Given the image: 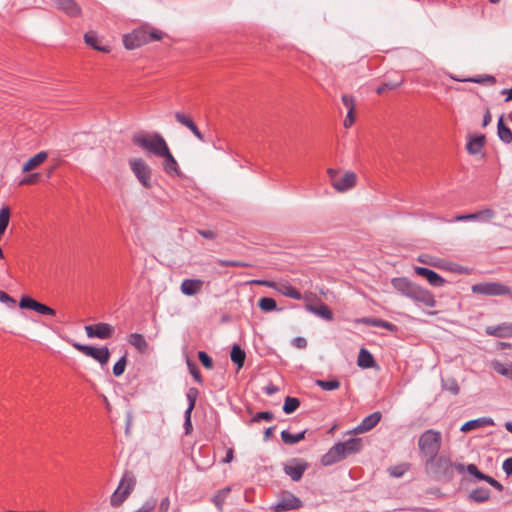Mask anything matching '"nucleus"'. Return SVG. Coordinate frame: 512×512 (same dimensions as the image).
Here are the masks:
<instances>
[{
    "label": "nucleus",
    "mask_w": 512,
    "mask_h": 512,
    "mask_svg": "<svg viewBox=\"0 0 512 512\" xmlns=\"http://www.w3.org/2000/svg\"><path fill=\"white\" fill-rule=\"evenodd\" d=\"M442 443L441 432L428 429L424 431L418 439L420 452L427 457L426 463H433L440 451Z\"/></svg>",
    "instance_id": "1"
},
{
    "label": "nucleus",
    "mask_w": 512,
    "mask_h": 512,
    "mask_svg": "<svg viewBox=\"0 0 512 512\" xmlns=\"http://www.w3.org/2000/svg\"><path fill=\"white\" fill-rule=\"evenodd\" d=\"M133 143L147 152L160 157L169 148L163 136L157 132L147 134H136L133 136Z\"/></svg>",
    "instance_id": "2"
},
{
    "label": "nucleus",
    "mask_w": 512,
    "mask_h": 512,
    "mask_svg": "<svg viewBox=\"0 0 512 512\" xmlns=\"http://www.w3.org/2000/svg\"><path fill=\"white\" fill-rule=\"evenodd\" d=\"M332 187L338 192H345L353 188L357 183V176L354 172L347 171L341 174L340 171L329 168L327 170Z\"/></svg>",
    "instance_id": "3"
},
{
    "label": "nucleus",
    "mask_w": 512,
    "mask_h": 512,
    "mask_svg": "<svg viewBox=\"0 0 512 512\" xmlns=\"http://www.w3.org/2000/svg\"><path fill=\"white\" fill-rule=\"evenodd\" d=\"M473 294L483 296H504L512 298L511 288L500 282H480L471 286Z\"/></svg>",
    "instance_id": "4"
},
{
    "label": "nucleus",
    "mask_w": 512,
    "mask_h": 512,
    "mask_svg": "<svg viewBox=\"0 0 512 512\" xmlns=\"http://www.w3.org/2000/svg\"><path fill=\"white\" fill-rule=\"evenodd\" d=\"M129 167L143 187L147 189L152 187V169L145 162V160H143L142 158H132L129 160Z\"/></svg>",
    "instance_id": "5"
},
{
    "label": "nucleus",
    "mask_w": 512,
    "mask_h": 512,
    "mask_svg": "<svg viewBox=\"0 0 512 512\" xmlns=\"http://www.w3.org/2000/svg\"><path fill=\"white\" fill-rule=\"evenodd\" d=\"M251 283L272 288L281 295L295 300H301L303 298L302 294L287 281L274 282L271 280H253Z\"/></svg>",
    "instance_id": "6"
},
{
    "label": "nucleus",
    "mask_w": 512,
    "mask_h": 512,
    "mask_svg": "<svg viewBox=\"0 0 512 512\" xmlns=\"http://www.w3.org/2000/svg\"><path fill=\"white\" fill-rule=\"evenodd\" d=\"M73 347L83 353L86 356H89L96 361H98L101 365L107 364L110 357V351L107 347L96 348L90 345L74 343Z\"/></svg>",
    "instance_id": "7"
},
{
    "label": "nucleus",
    "mask_w": 512,
    "mask_h": 512,
    "mask_svg": "<svg viewBox=\"0 0 512 512\" xmlns=\"http://www.w3.org/2000/svg\"><path fill=\"white\" fill-rule=\"evenodd\" d=\"M123 44L126 49L133 50L147 44V28L139 27L131 33L123 36Z\"/></svg>",
    "instance_id": "8"
},
{
    "label": "nucleus",
    "mask_w": 512,
    "mask_h": 512,
    "mask_svg": "<svg viewBox=\"0 0 512 512\" xmlns=\"http://www.w3.org/2000/svg\"><path fill=\"white\" fill-rule=\"evenodd\" d=\"M85 332L89 338L105 340L113 336L115 328L111 324L100 322L93 325H86Z\"/></svg>",
    "instance_id": "9"
},
{
    "label": "nucleus",
    "mask_w": 512,
    "mask_h": 512,
    "mask_svg": "<svg viewBox=\"0 0 512 512\" xmlns=\"http://www.w3.org/2000/svg\"><path fill=\"white\" fill-rule=\"evenodd\" d=\"M302 507V501L293 493L283 492L278 502L272 507L275 511H290L297 510Z\"/></svg>",
    "instance_id": "10"
},
{
    "label": "nucleus",
    "mask_w": 512,
    "mask_h": 512,
    "mask_svg": "<svg viewBox=\"0 0 512 512\" xmlns=\"http://www.w3.org/2000/svg\"><path fill=\"white\" fill-rule=\"evenodd\" d=\"M408 298L429 308H434L436 306L434 295L427 289L416 284H414Z\"/></svg>",
    "instance_id": "11"
},
{
    "label": "nucleus",
    "mask_w": 512,
    "mask_h": 512,
    "mask_svg": "<svg viewBox=\"0 0 512 512\" xmlns=\"http://www.w3.org/2000/svg\"><path fill=\"white\" fill-rule=\"evenodd\" d=\"M496 213L491 208H484L482 210L476 211L470 214H462L455 216L450 222H461L468 220H477L483 223L489 222L491 219L495 217Z\"/></svg>",
    "instance_id": "12"
},
{
    "label": "nucleus",
    "mask_w": 512,
    "mask_h": 512,
    "mask_svg": "<svg viewBox=\"0 0 512 512\" xmlns=\"http://www.w3.org/2000/svg\"><path fill=\"white\" fill-rule=\"evenodd\" d=\"M347 458L343 445L340 442L334 444L323 456L321 463L324 466H331Z\"/></svg>",
    "instance_id": "13"
},
{
    "label": "nucleus",
    "mask_w": 512,
    "mask_h": 512,
    "mask_svg": "<svg viewBox=\"0 0 512 512\" xmlns=\"http://www.w3.org/2000/svg\"><path fill=\"white\" fill-rule=\"evenodd\" d=\"M414 270L417 275L426 278L431 286L442 287L446 283V280L442 276L429 268L416 266Z\"/></svg>",
    "instance_id": "14"
},
{
    "label": "nucleus",
    "mask_w": 512,
    "mask_h": 512,
    "mask_svg": "<svg viewBox=\"0 0 512 512\" xmlns=\"http://www.w3.org/2000/svg\"><path fill=\"white\" fill-rule=\"evenodd\" d=\"M485 333L497 338H510L512 337V323L504 322L495 326H487Z\"/></svg>",
    "instance_id": "15"
},
{
    "label": "nucleus",
    "mask_w": 512,
    "mask_h": 512,
    "mask_svg": "<svg viewBox=\"0 0 512 512\" xmlns=\"http://www.w3.org/2000/svg\"><path fill=\"white\" fill-rule=\"evenodd\" d=\"M174 116L176 121L181 125L187 127L198 140L202 142L205 141L204 135L201 133V131L198 129L194 121L188 115L181 112H175Z\"/></svg>",
    "instance_id": "16"
},
{
    "label": "nucleus",
    "mask_w": 512,
    "mask_h": 512,
    "mask_svg": "<svg viewBox=\"0 0 512 512\" xmlns=\"http://www.w3.org/2000/svg\"><path fill=\"white\" fill-rule=\"evenodd\" d=\"M380 412H374L366 416L361 423L354 429L355 433H364L372 430L381 420Z\"/></svg>",
    "instance_id": "17"
},
{
    "label": "nucleus",
    "mask_w": 512,
    "mask_h": 512,
    "mask_svg": "<svg viewBox=\"0 0 512 512\" xmlns=\"http://www.w3.org/2000/svg\"><path fill=\"white\" fill-rule=\"evenodd\" d=\"M203 287L201 279H184L181 283L180 290L186 296H194L198 294Z\"/></svg>",
    "instance_id": "18"
},
{
    "label": "nucleus",
    "mask_w": 512,
    "mask_h": 512,
    "mask_svg": "<svg viewBox=\"0 0 512 512\" xmlns=\"http://www.w3.org/2000/svg\"><path fill=\"white\" fill-rule=\"evenodd\" d=\"M160 157L164 158L163 169L167 174L177 175V176L180 175V169H179L178 162L176 161V159L170 152L169 148L167 149V152L163 153Z\"/></svg>",
    "instance_id": "19"
},
{
    "label": "nucleus",
    "mask_w": 512,
    "mask_h": 512,
    "mask_svg": "<svg viewBox=\"0 0 512 512\" xmlns=\"http://www.w3.org/2000/svg\"><path fill=\"white\" fill-rule=\"evenodd\" d=\"M494 420L490 417H481L465 422L460 430L464 433L487 426H493Z\"/></svg>",
    "instance_id": "20"
},
{
    "label": "nucleus",
    "mask_w": 512,
    "mask_h": 512,
    "mask_svg": "<svg viewBox=\"0 0 512 512\" xmlns=\"http://www.w3.org/2000/svg\"><path fill=\"white\" fill-rule=\"evenodd\" d=\"M308 465L305 462H298L296 464H288L284 466V472L287 474L293 481H299L304 472L306 471Z\"/></svg>",
    "instance_id": "21"
},
{
    "label": "nucleus",
    "mask_w": 512,
    "mask_h": 512,
    "mask_svg": "<svg viewBox=\"0 0 512 512\" xmlns=\"http://www.w3.org/2000/svg\"><path fill=\"white\" fill-rule=\"evenodd\" d=\"M359 322L368 326L384 328L393 333L398 331V327L395 324L380 318L364 317L360 319Z\"/></svg>",
    "instance_id": "22"
},
{
    "label": "nucleus",
    "mask_w": 512,
    "mask_h": 512,
    "mask_svg": "<svg viewBox=\"0 0 512 512\" xmlns=\"http://www.w3.org/2000/svg\"><path fill=\"white\" fill-rule=\"evenodd\" d=\"M57 6L71 17H78L82 13L81 7L74 0H58Z\"/></svg>",
    "instance_id": "23"
},
{
    "label": "nucleus",
    "mask_w": 512,
    "mask_h": 512,
    "mask_svg": "<svg viewBox=\"0 0 512 512\" xmlns=\"http://www.w3.org/2000/svg\"><path fill=\"white\" fill-rule=\"evenodd\" d=\"M486 142V138L484 135H476L469 137V140L466 144V149L469 154L476 155L481 152Z\"/></svg>",
    "instance_id": "24"
},
{
    "label": "nucleus",
    "mask_w": 512,
    "mask_h": 512,
    "mask_svg": "<svg viewBox=\"0 0 512 512\" xmlns=\"http://www.w3.org/2000/svg\"><path fill=\"white\" fill-rule=\"evenodd\" d=\"M391 284L398 292L408 297L415 283L405 277H397L392 279Z\"/></svg>",
    "instance_id": "25"
},
{
    "label": "nucleus",
    "mask_w": 512,
    "mask_h": 512,
    "mask_svg": "<svg viewBox=\"0 0 512 512\" xmlns=\"http://www.w3.org/2000/svg\"><path fill=\"white\" fill-rule=\"evenodd\" d=\"M306 310L327 320L331 321L333 319V312L331 309L324 303H321L318 306H314L312 304H307L305 306Z\"/></svg>",
    "instance_id": "26"
},
{
    "label": "nucleus",
    "mask_w": 512,
    "mask_h": 512,
    "mask_svg": "<svg viewBox=\"0 0 512 512\" xmlns=\"http://www.w3.org/2000/svg\"><path fill=\"white\" fill-rule=\"evenodd\" d=\"M231 361L237 365L238 369L244 366L246 353L238 344H234L230 352Z\"/></svg>",
    "instance_id": "27"
},
{
    "label": "nucleus",
    "mask_w": 512,
    "mask_h": 512,
    "mask_svg": "<svg viewBox=\"0 0 512 512\" xmlns=\"http://www.w3.org/2000/svg\"><path fill=\"white\" fill-rule=\"evenodd\" d=\"M340 444L343 445V449L347 457L362 449V440L360 438H349L344 442H340Z\"/></svg>",
    "instance_id": "28"
},
{
    "label": "nucleus",
    "mask_w": 512,
    "mask_h": 512,
    "mask_svg": "<svg viewBox=\"0 0 512 512\" xmlns=\"http://www.w3.org/2000/svg\"><path fill=\"white\" fill-rule=\"evenodd\" d=\"M128 342L141 353L146 352L149 347L148 342L145 340L143 335L139 333H131L128 336Z\"/></svg>",
    "instance_id": "29"
},
{
    "label": "nucleus",
    "mask_w": 512,
    "mask_h": 512,
    "mask_svg": "<svg viewBox=\"0 0 512 512\" xmlns=\"http://www.w3.org/2000/svg\"><path fill=\"white\" fill-rule=\"evenodd\" d=\"M136 484L134 475L130 472H125L120 480L118 487H121L123 494L130 495Z\"/></svg>",
    "instance_id": "30"
},
{
    "label": "nucleus",
    "mask_w": 512,
    "mask_h": 512,
    "mask_svg": "<svg viewBox=\"0 0 512 512\" xmlns=\"http://www.w3.org/2000/svg\"><path fill=\"white\" fill-rule=\"evenodd\" d=\"M47 153L44 151H41L31 157L22 168L23 172H29L35 168H37L40 164H42L47 159Z\"/></svg>",
    "instance_id": "31"
},
{
    "label": "nucleus",
    "mask_w": 512,
    "mask_h": 512,
    "mask_svg": "<svg viewBox=\"0 0 512 512\" xmlns=\"http://www.w3.org/2000/svg\"><path fill=\"white\" fill-rule=\"evenodd\" d=\"M357 364L363 369L372 368L375 366V360L368 350L362 348L358 355Z\"/></svg>",
    "instance_id": "32"
},
{
    "label": "nucleus",
    "mask_w": 512,
    "mask_h": 512,
    "mask_svg": "<svg viewBox=\"0 0 512 512\" xmlns=\"http://www.w3.org/2000/svg\"><path fill=\"white\" fill-rule=\"evenodd\" d=\"M491 367L500 375L512 380V363L506 364L499 360H493L491 361Z\"/></svg>",
    "instance_id": "33"
},
{
    "label": "nucleus",
    "mask_w": 512,
    "mask_h": 512,
    "mask_svg": "<svg viewBox=\"0 0 512 512\" xmlns=\"http://www.w3.org/2000/svg\"><path fill=\"white\" fill-rule=\"evenodd\" d=\"M84 40H85V43L87 45L93 47L94 49H96L98 51H102V52H105V53L110 52V48L108 46H100L98 44L99 38H98L97 34L95 32H93V31L87 32L84 35Z\"/></svg>",
    "instance_id": "34"
},
{
    "label": "nucleus",
    "mask_w": 512,
    "mask_h": 512,
    "mask_svg": "<svg viewBox=\"0 0 512 512\" xmlns=\"http://www.w3.org/2000/svg\"><path fill=\"white\" fill-rule=\"evenodd\" d=\"M497 133L500 140L506 144L512 142V131L511 129L506 126L503 122V118L500 117L497 124Z\"/></svg>",
    "instance_id": "35"
},
{
    "label": "nucleus",
    "mask_w": 512,
    "mask_h": 512,
    "mask_svg": "<svg viewBox=\"0 0 512 512\" xmlns=\"http://www.w3.org/2000/svg\"><path fill=\"white\" fill-rule=\"evenodd\" d=\"M490 498V490L484 487H479L469 493V499L477 503H483Z\"/></svg>",
    "instance_id": "36"
},
{
    "label": "nucleus",
    "mask_w": 512,
    "mask_h": 512,
    "mask_svg": "<svg viewBox=\"0 0 512 512\" xmlns=\"http://www.w3.org/2000/svg\"><path fill=\"white\" fill-rule=\"evenodd\" d=\"M306 430L292 434L287 430L281 432V439L285 444L293 445L305 439Z\"/></svg>",
    "instance_id": "37"
},
{
    "label": "nucleus",
    "mask_w": 512,
    "mask_h": 512,
    "mask_svg": "<svg viewBox=\"0 0 512 512\" xmlns=\"http://www.w3.org/2000/svg\"><path fill=\"white\" fill-rule=\"evenodd\" d=\"M231 489L230 487H225L219 491L212 497V502L218 508L219 511H222L223 504L229 495Z\"/></svg>",
    "instance_id": "38"
},
{
    "label": "nucleus",
    "mask_w": 512,
    "mask_h": 512,
    "mask_svg": "<svg viewBox=\"0 0 512 512\" xmlns=\"http://www.w3.org/2000/svg\"><path fill=\"white\" fill-rule=\"evenodd\" d=\"M442 389L448 391L452 395H458L460 392V387L456 379L450 377L446 379H442Z\"/></svg>",
    "instance_id": "39"
},
{
    "label": "nucleus",
    "mask_w": 512,
    "mask_h": 512,
    "mask_svg": "<svg viewBox=\"0 0 512 512\" xmlns=\"http://www.w3.org/2000/svg\"><path fill=\"white\" fill-rule=\"evenodd\" d=\"M11 211L9 206H3L0 209V235L6 231L10 221Z\"/></svg>",
    "instance_id": "40"
},
{
    "label": "nucleus",
    "mask_w": 512,
    "mask_h": 512,
    "mask_svg": "<svg viewBox=\"0 0 512 512\" xmlns=\"http://www.w3.org/2000/svg\"><path fill=\"white\" fill-rule=\"evenodd\" d=\"M315 384L326 391L336 390L340 387V381L336 378L330 380L317 379Z\"/></svg>",
    "instance_id": "41"
},
{
    "label": "nucleus",
    "mask_w": 512,
    "mask_h": 512,
    "mask_svg": "<svg viewBox=\"0 0 512 512\" xmlns=\"http://www.w3.org/2000/svg\"><path fill=\"white\" fill-rule=\"evenodd\" d=\"M299 406L300 400L298 398L287 396L284 401L283 411L286 414H291L295 412Z\"/></svg>",
    "instance_id": "42"
},
{
    "label": "nucleus",
    "mask_w": 512,
    "mask_h": 512,
    "mask_svg": "<svg viewBox=\"0 0 512 512\" xmlns=\"http://www.w3.org/2000/svg\"><path fill=\"white\" fill-rule=\"evenodd\" d=\"M129 495L123 494L121 487H118L110 497V504L113 507H119L128 498Z\"/></svg>",
    "instance_id": "43"
},
{
    "label": "nucleus",
    "mask_w": 512,
    "mask_h": 512,
    "mask_svg": "<svg viewBox=\"0 0 512 512\" xmlns=\"http://www.w3.org/2000/svg\"><path fill=\"white\" fill-rule=\"evenodd\" d=\"M258 306L265 312L273 311L277 307V303L273 298L262 297L258 302Z\"/></svg>",
    "instance_id": "44"
},
{
    "label": "nucleus",
    "mask_w": 512,
    "mask_h": 512,
    "mask_svg": "<svg viewBox=\"0 0 512 512\" xmlns=\"http://www.w3.org/2000/svg\"><path fill=\"white\" fill-rule=\"evenodd\" d=\"M187 366H188L190 374L193 376L195 381H197L198 383L201 384L203 382V379H202V376L200 374L197 364L195 362H193L192 360L187 359Z\"/></svg>",
    "instance_id": "45"
},
{
    "label": "nucleus",
    "mask_w": 512,
    "mask_h": 512,
    "mask_svg": "<svg viewBox=\"0 0 512 512\" xmlns=\"http://www.w3.org/2000/svg\"><path fill=\"white\" fill-rule=\"evenodd\" d=\"M127 359L126 356H122L113 366V374L116 377L121 376L126 368Z\"/></svg>",
    "instance_id": "46"
},
{
    "label": "nucleus",
    "mask_w": 512,
    "mask_h": 512,
    "mask_svg": "<svg viewBox=\"0 0 512 512\" xmlns=\"http://www.w3.org/2000/svg\"><path fill=\"white\" fill-rule=\"evenodd\" d=\"M37 303H38V301L35 300L34 298L29 297V296H23L20 299L19 306L22 309H31V310L35 311V309H36L35 305H37Z\"/></svg>",
    "instance_id": "47"
},
{
    "label": "nucleus",
    "mask_w": 512,
    "mask_h": 512,
    "mask_svg": "<svg viewBox=\"0 0 512 512\" xmlns=\"http://www.w3.org/2000/svg\"><path fill=\"white\" fill-rule=\"evenodd\" d=\"M274 419V414L270 411L257 412L251 419V422L258 423L262 420L271 421Z\"/></svg>",
    "instance_id": "48"
},
{
    "label": "nucleus",
    "mask_w": 512,
    "mask_h": 512,
    "mask_svg": "<svg viewBox=\"0 0 512 512\" xmlns=\"http://www.w3.org/2000/svg\"><path fill=\"white\" fill-rule=\"evenodd\" d=\"M35 307H36L35 312H37L41 315H48V316L56 315V311L53 308H51L43 303L38 302L37 305H35Z\"/></svg>",
    "instance_id": "49"
},
{
    "label": "nucleus",
    "mask_w": 512,
    "mask_h": 512,
    "mask_svg": "<svg viewBox=\"0 0 512 512\" xmlns=\"http://www.w3.org/2000/svg\"><path fill=\"white\" fill-rule=\"evenodd\" d=\"M198 359L202 363V365L206 369H212L213 368V360L212 358L204 351L198 352Z\"/></svg>",
    "instance_id": "50"
},
{
    "label": "nucleus",
    "mask_w": 512,
    "mask_h": 512,
    "mask_svg": "<svg viewBox=\"0 0 512 512\" xmlns=\"http://www.w3.org/2000/svg\"><path fill=\"white\" fill-rule=\"evenodd\" d=\"M463 81H468V82H472V83H495V78L494 76H491V75H481V76H477V77H473V78H468V79H464Z\"/></svg>",
    "instance_id": "51"
},
{
    "label": "nucleus",
    "mask_w": 512,
    "mask_h": 512,
    "mask_svg": "<svg viewBox=\"0 0 512 512\" xmlns=\"http://www.w3.org/2000/svg\"><path fill=\"white\" fill-rule=\"evenodd\" d=\"M407 470H408V465L403 464V465H398V466L389 468V473L391 476L399 478V477H402Z\"/></svg>",
    "instance_id": "52"
},
{
    "label": "nucleus",
    "mask_w": 512,
    "mask_h": 512,
    "mask_svg": "<svg viewBox=\"0 0 512 512\" xmlns=\"http://www.w3.org/2000/svg\"><path fill=\"white\" fill-rule=\"evenodd\" d=\"M197 396H198V390L196 388H190L187 391L186 397H187L188 406H190V409L195 408Z\"/></svg>",
    "instance_id": "53"
},
{
    "label": "nucleus",
    "mask_w": 512,
    "mask_h": 512,
    "mask_svg": "<svg viewBox=\"0 0 512 512\" xmlns=\"http://www.w3.org/2000/svg\"><path fill=\"white\" fill-rule=\"evenodd\" d=\"M162 37H163L162 31L155 29V28H151L150 31L147 29V43L152 42V41H159L162 39Z\"/></svg>",
    "instance_id": "54"
},
{
    "label": "nucleus",
    "mask_w": 512,
    "mask_h": 512,
    "mask_svg": "<svg viewBox=\"0 0 512 512\" xmlns=\"http://www.w3.org/2000/svg\"><path fill=\"white\" fill-rule=\"evenodd\" d=\"M466 471L470 474V475H473L475 476L478 480H483V479H486L485 478V475L484 473H482L481 471H479V469L477 468V466L475 464H468L466 466Z\"/></svg>",
    "instance_id": "55"
},
{
    "label": "nucleus",
    "mask_w": 512,
    "mask_h": 512,
    "mask_svg": "<svg viewBox=\"0 0 512 512\" xmlns=\"http://www.w3.org/2000/svg\"><path fill=\"white\" fill-rule=\"evenodd\" d=\"M466 471L470 474V475H473L475 476L478 480H483V479H486L485 478V475L484 473H482L481 471H479V469L477 468V466L475 464H468L466 466Z\"/></svg>",
    "instance_id": "56"
},
{
    "label": "nucleus",
    "mask_w": 512,
    "mask_h": 512,
    "mask_svg": "<svg viewBox=\"0 0 512 512\" xmlns=\"http://www.w3.org/2000/svg\"><path fill=\"white\" fill-rule=\"evenodd\" d=\"M218 264L222 267H246L248 264L241 262V261H235V260H218Z\"/></svg>",
    "instance_id": "57"
},
{
    "label": "nucleus",
    "mask_w": 512,
    "mask_h": 512,
    "mask_svg": "<svg viewBox=\"0 0 512 512\" xmlns=\"http://www.w3.org/2000/svg\"><path fill=\"white\" fill-rule=\"evenodd\" d=\"M40 174L39 173H32L30 175H27L24 177L20 182L19 185H31L35 184L39 181Z\"/></svg>",
    "instance_id": "58"
},
{
    "label": "nucleus",
    "mask_w": 512,
    "mask_h": 512,
    "mask_svg": "<svg viewBox=\"0 0 512 512\" xmlns=\"http://www.w3.org/2000/svg\"><path fill=\"white\" fill-rule=\"evenodd\" d=\"M342 102L348 110L349 109H351V111L355 110V99L352 95H348V94L342 95Z\"/></svg>",
    "instance_id": "59"
},
{
    "label": "nucleus",
    "mask_w": 512,
    "mask_h": 512,
    "mask_svg": "<svg viewBox=\"0 0 512 512\" xmlns=\"http://www.w3.org/2000/svg\"><path fill=\"white\" fill-rule=\"evenodd\" d=\"M401 85V82L399 83H382L377 89H376V92L377 94H382L384 93L385 91L387 90H393V89H396L398 88L399 86Z\"/></svg>",
    "instance_id": "60"
},
{
    "label": "nucleus",
    "mask_w": 512,
    "mask_h": 512,
    "mask_svg": "<svg viewBox=\"0 0 512 512\" xmlns=\"http://www.w3.org/2000/svg\"><path fill=\"white\" fill-rule=\"evenodd\" d=\"M435 461H436V465L439 468L443 469L444 471H447L448 469H450L452 467V463H451L450 459H448L446 457H439Z\"/></svg>",
    "instance_id": "61"
},
{
    "label": "nucleus",
    "mask_w": 512,
    "mask_h": 512,
    "mask_svg": "<svg viewBox=\"0 0 512 512\" xmlns=\"http://www.w3.org/2000/svg\"><path fill=\"white\" fill-rule=\"evenodd\" d=\"M156 506V501L154 499L146 501L141 508L134 512H153Z\"/></svg>",
    "instance_id": "62"
},
{
    "label": "nucleus",
    "mask_w": 512,
    "mask_h": 512,
    "mask_svg": "<svg viewBox=\"0 0 512 512\" xmlns=\"http://www.w3.org/2000/svg\"><path fill=\"white\" fill-rule=\"evenodd\" d=\"M502 469L507 476L512 475V457H509L504 460L502 464Z\"/></svg>",
    "instance_id": "63"
},
{
    "label": "nucleus",
    "mask_w": 512,
    "mask_h": 512,
    "mask_svg": "<svg viewBox=\"0 0 512 512\" xmlns=\"http://www.w3.org/2000/svg\"><path fill=\"white\" fill-rule=\"evenodd\" d=\"M170 509V499L165 497L161 500L157 512H168Z\"/></svg>",
    "instance_id": "64"
}]
</instances>
